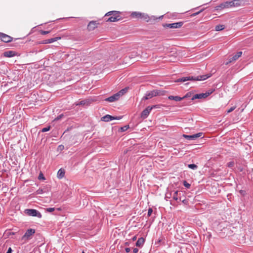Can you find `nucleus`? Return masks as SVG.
<instances>
[{"instance_id":"obj_1","label":"nucleus","mask_w":253,"mask_h":253,"mask_svg":"<svg viewBox=\"0 0 253 253\" xmlns=\"http://www.w3.org/2000/svg\"><path fill=\"white\" fill-rule=\"evenodd\" d=\"M121 13L118 11H111L107 12L105 16H110L107 20V22H117L122 19Z\"/></svg>"},{"instance_id":"obj_2","label":"nucleus","mask_w":253,"mask_h":253,"mask_svg":"<svg viewBox=\"0 0 253 253\" xmlns=\"http://www.w3.org/2000/svg\"><path fill=\"white\" fill-rule=\"evenodd\" d=\"M130 16L133 18L141 19L147 22H149L151 19H157V18H155L154 16H152L151 17H150L147 14L137 11L132 12Z\"/></svg>"},{"instance_id":"obj_3","label":"nucleus","mask_w":253,"mask_h":253,"mask_svg":"<svg viewBox=\"0 0 253 253\" xmlns=\"http://www.w3.org/2000/svg\"><path fill=\"white\" fill-rule=\"evenodd\" d=\"M211 77L210 74H206L201 76H198L196 77H193L191 78L190 77H182L181 78L178 79L175 82H184L190 80H194V81H204L206 79L209 78Z\"/></svg>"},{"instance_id":"obj_4","label":"nucleus","mask_w":253,"mask_h":253,"mask_svg":"<svg viewBox=\"0 0 253 253\" xmlns=\"http://www.w3.org/2000/svg\"><path fill=\"white\" fill-rule=\"evenodd\" d=\"M164 91L158 89L152 90L145 94V96L143 97V99L147 100L154 96L163 95L164 94Z\"/></svg>"},{"instance_id":"obj_5","label":"nucleus","mask_w":253,"mask_h":253,"mask_svg":"<svg viewBox=\"0 0 253 253\" xmlns=\"http://www.w3.org/2000/svg\"><path fill=\"white\" fill-rule=\"evenodd\" d=\"M35 233V230L34 229H28L24 235L22 237L21 240L25 242L31 239L32 236Z\"/></svg>"},{"instance_id":"obj_6","label":"nucleus","mask_w":253,"mask_h":253,"mask_svg":"<svg viewBox=\"0 0 253 253\" xmlns=\"http://www.w3.org/2000/svg\"><path fill=\"white\" fill-rule=\"evenodd\" d=\"M24 212L28 215L36 216L39 218L42 217V214L38 211L35 209H26Z\"/></svg>"},{"instance_id":"obj_7","label":"nucleus","mask_w":253,"mask_h":253,"mask_svg":"<svg viewBox=\"0 0 253 253\" xmlns=\"http://www.w3.org/2000/svg\"><path fill=\"white\" fill-rule=\"evenodd\" d=\"M157 108V105H154L153 106H148L146 108H145L141 114V117L142 118L146 119L148 115H149L151 111L153 108Z\"/></svg>"},{"instance_id":"obj_8","label":"nucleus","mask_w":253,"mask_h":253,"mask_svg":"<svg viewBox=\"0 0 253 253\" xmlns=\"http://www.w3.org/2000/svg\"><path fill=\"white\" fill-rule=\"evenodd\" d=\"M203 135V133L202 132H199L196 134H194L193 135H186V134H183V136L186 139H187L188 140H195L196 138L198 137H202Z\"/></svg>"},{"instance_id":"obj_9","label":"nucleus","mask_w":253,"mask_h":253,"mask_svg":"<svg viewBox=\"0 0 253 253\" xmlns=\"http://www.w3.org/2000/svg\"><path fill=\"white\" fill-rule=\"evenodd\" d=\"M183 24V22H179L171 24H166L164 25V27H166L169 28L176 29L180 28Z\"/></svg>"},{"instance_id":"obj_10","label":"nucleus","mask_w":253,"mask_h":253,"mask_svg":"<svg viewBox=\"0 0 253 253\" xmlns=\"http://www.w3.org/2000/svg\"><path fill=\"white\" fill-rule=\"evenodd\" d=\"M122 118V117H113V116H112L110 115H106L103 117H102L101 119V120L102 121H104V122H109L110 121H112L113 120H115V119H116V120H120L121 118Z\"/></svg>"},{"instance_id":"obj_11","label":"nucleus","mask_w":253,"mask_h":253,"mask_svg":"<svg viewBox=\"0 0 253 253\" xmlns=\"http://www.w3.org/2000/svg\"><path fill=\"white\" fill-rule=\"evenodd\" d=\"M0 39L4 42H9L12 41V38L6 34L0 33Z\"/></svg>"},{"instance_id":"obj_12","label":"nucleus","mask_w":253,"mask_h":253,"mask_svg":"<svg viewBox=\"0 0 253 253\" xmlns=\"http://www.w3.org/2000/svg\"><path fill=\"white\" fill-rule=\"evenodd\" d=\"M242 55V51H239L237 52V53L233 56L232 57H231L229 61L225 63V65H228L229 63H231L233 61L237 60L240 57H241Z\"/></svg>"},{"instance_id":"obj_13","label":"nucleus","mask_w":253,"mask_h":253,"mask_svg":"<svg viewBox=\"0 0 253 253\" xmlns=\"http://www.w3.org/2000/svg\"><path fill=\"white\" fill-rule=\"evenodd\" d=\"M119 94L116 93L105 99V101L113 102L119 99Z\"/></svg>"},{"instance_id":"obj_14","label":"nucleus","mask_w":253,"mask_h":253,"mask_svg":"<svg viewBox=\"0 0 253 253\" xmlns=\"http://www.w3.org/2000/svg\"><path fill=\"white\" fill-rule=\"evenodd\" d=\"M206 97H207V94H205V93L195 94L192 96L191 100H193L196 99H202L205 98Z\"/></svg>"},{"instance_id":"obj_15","label":"nucleus","mask_w":253,"mask_h":253,"mask_svg":"<svg viewBox=\"0 0 253 253\" xmlns=\"http://www.w3.org/2000/svg\"><path fill=\"white\" fill-rule=\"evenodd\" d=\"M97 24L98 23L96 22V21H90L87 25L88 30L89 31H92L94 30L95 28L97 27Z\"/></svg>"},{"instance_id":"obj_16","label":"nucleus","mask_w":253,"mask_h":253,"mask_svg":"<svg viewBox=\"0 0 253 253\" xmlns=\"http://www.w3.org/2000/svg\"><path fill=\"white\" fill-rule=\"evenodd\" d=\"M243 2V0H233L230 1L231 6L232 7H237L241 5L242 2Z\"/></svg>"},{"instance_id":"obj_17","label":"nucleus","mask_w":253,"mask_h":253,"mask_svg":"<svg viewBox=\"0 0 253 253\" xmlns=\"http://www.w3.org/2000/svg\"><path fill=\"white\" fill-rule=\"evenodd\" d=\"M16 55V52L12 50H8L3 53V56L6 57H12Z\"/></svg>"},{"instance_id":"obj_18","label":"nucleus","mask_w":253,"mask_h":253,"mask_svg":"<svg viewBox=\"0 0 253 253\" xmlns=\"http://www.w3.org/2000/svg\"><path fill=\"white\" fill-rule=\"evenodd\" d=\"M145 242V239L144 238L141 237L138 239L137 242H136L135 245L138 247H142Z\"/></svg>"},{"instance_id":"obj_19","label":"nucleus","mask_w":253,"mask_h":253,"mask_svg":"<svg viewBox=\"0 0 253 253\" xmlns=\"http://www.w3.org/2000/svg\"><path fill=\"white\" fill-rule=\"evenodd\" d=\"M169 99L171 100H174L175 101H180L183 99V98L178 96L169 95L168 97Z\"/></svg>"},{"instance_id":"obj_20","label":"nucleus","mask_w":253,"mask_h":253,"mask_svg":"<svg viewBox=\"0 0 253 253\" xmlns=\"http://www.w3.org/2000/svg\"><path fill=\"white\" fill-rule=\"evenodd\" d=\"M181 194V193L178 191H175L172 196L173 199L175 201H177L178 199H179Z\"/></svg>"},{"instance_id":"obj_21","label":"nucleus","mask_w":253,"mask_h":253,"mask_svg":"<svg viewBox=\"0 0 253 253\" xmlns=\"http://www.w3.org/2000/svg\"><path fill=\"white\" fill-rule=\"evenodd\" d=\"M65 175V170L63 169H60L57 172V177L59 179L62 178Z\"/></svg>"},{"instance_id":"obj_22","label":"nucleus","mask_w":253,"mask_h":253,"mask_svg":"<svg viewBox=\"0 0 253 253\" xmlns=\"http://www.w3.org/2000/svg\"><path fill=\"white\" fill-rule=\"evenodd\" d=\"M127 88L126 87L125 88L121 89L120 91H119L117 93L119 94V97H120V96H121L123 95H124V94H125L127 92Z\"/></svg>"},{"instance_id":"obj_23","label":"nucleus","mask_w":253,"mask_h":253,"mask_svg":"<svg viewBox=\"0 0 253 253\" xmlns=\"http://www.w3.org/2000/svg\"><path fill=\"white\" fill-rule=\"evenodd\" d=\"M224 8H225V7H224V5L223 2L220 3L219 5L216 6L215 7V9L216 10H221L223 9Z\"/></svg>"},{"instance_id":"obj_24","label":"nucleus","mask_w":253,"mask_h":253,"mask_svg":"<svg viewBox=\"0 0 253 253\" xmlns=\"http://www.w3.org/2000/svg\"><path fill=\"white\" fill-rule=\"evenodd\" d=\"M60 38H61L60 37H56V38H51V39H47V42L48 43H50L53 42H54L57 41L58 39H60Z\"/></svg>"},{"instance_id":"obj_25","label":"nucleus","mask_w":253,"mask_h":253,"mask_svg":"<svg viewBox=\"0 0 253 253\" xmlns=\"http://www.w3.org/2000/svg\"><path fill=\"white\" fill-rule=\"evenodd\" d=\"M224 29V26L223 25H218L215 27V30L216 31H219Z\"/></svg>"},{"instance_id":"obj_26","label":"nucleus","mask_w":253,"mask_h":253,"mask_svg":"<svg viewBox=\"0 0 253 253\" xmlns=\"http://www.w3.org/2000/svg\"><path fill=\"white\" fill-rule=\"evenodd\" d=\"M223 3L224 5L225 8H229L231 7V3L230 2V1H227L223 2Z\"/></svg>"},{"instance_id":"obj_27","label":"nucleus","mask_w":253,"mask_h":253,"mask_svg":"<svg viewBox=\"0 0 253 253\" xmlns=\"http://www.w3.org/2000/svg\"><path fill=\"white\" fill-rule=\"evenodd\" d=\"M234 162L232 161L228 163L227 164V166L230 168H231L232 169H233V168L234 167Z\"/></svg>"},{"instance_id":"obj_28","label":"nucleus","mask_w":253,"mask_h":253,"mask_svg":"<svg viewBox=\"0 0 253 253\" xmlns=\"http://www.w3.org/2000/svg\"><path fill=\"white\" fill-rule=\"evenodd\" d=\"M188 167L191 169H197L198 166L195 164H189Z\"/></svg>"},{"instance_id":"obj_29","label":"nucleus","mask_w":253,"mask_h":253,"mask_svg":"<svg viewBox=\"0 0 253 253\" xmlns=\"http://www.w3.org/2000/svg\"><path fill=\"white\" fill-rule=\"evenodd\" d=\"M50 128H51V126H48L42 128V129L41 130V131L42 132H46L47 131H49L50 129Z\"/></svg>"},{"instance_id":"obj_30","label":"nucleus","mask_w":253,"mask_h":253,"mask_svg":"<svg viewBox=\"0 0 253 253\" xmlns=\"http://www.w3.org/2000/svg\"><path fill=\"white\" fill-rule=\"evenodd\" d=\"M129 128L128 126H125L122 127H121L120 129L122 132H124L126 131Z\"/></svg>"},{"instance_id":"obj_31","label":"nucleus","mask_w":253,"mask_h":253,"mask_svg":"<svg viewBox=\"0 0 253 253\" xmlns=\"http://www.w3.org/2000/svg\"><path fill=\"white\" fill-rule=\"evenodd\" d=\"M204 10V9H202L201 10H200V11L197 12H195V13H194L193 14H192L191 15V16L192 17H193V16H195L198 14H199L200 13H201Z\"/></svg>"},{"instance_id":"obj_32","label":"nucleus","mask_w":253,"mask_h":253,"mask_svg":"<svg viewBox=\"0 0 253 253\" xmlns=\"http://www.w3.org/2000/svg\"><path fill=\"white\" fill-rule=\"evenodd\" d=\"M44 192V191L42 189L39 188L36 191L37 194H42Z\"/></svg>"},{"instance_id":"obj_33","label":"nucleus","mask_w":253,"mask_h":253,"mask_svg":"<svg viewBox=\"0 0 253 253\" xmlns=\"http://www.w3.org/2000/svg\"><path fill=\"white\" fill-rule=\"evenodd\" d=\"M183 185L187 188H189L191 186L190 184L189 183L187 182L186 181H184Z\"/></svg>"},{"instance_id":"obj_34","label":"nucleus","mask_w":253,"mask_h":253,"mask_svg":"<svg viewBox=\"0 0 253 253\" xmlns=\"http://www.w3.org/2000/svg\"><path fill=\"white\" fill-rule=\"evenodd\" d=\"M38 178L39 179L41 180V179H42V180H44L45 179V177L43 175V174L41 172L39 175V177H38Z\"/></svg>"},{"instance_id":"obj_35","label":"nucleus","mask_w":253,"mask_h":253,"mask_svg":"<svg viewBox=\"0 0 253 253\" xmlns=\"http://www.w3.org/2000/svg\"><path fill=\"white\" fill-rule=\"evenodd\" d=\"M214 89L209 90V91L205 92V94H207V97L209 96L210 94H211L213 91Z\"/></svg>"},{"instance_id":"obj_36","label":"nucleus","mask_w":253,"mask_h":253,"mask_svg":"<svg viewBox=\"0 0 253 253\" xmlns=\"http://www.w3.org/2000/svg\"><path fill=\"white\" fill-rule=\"evenodd\" d=\"M54 210H55L54 208H48L46 209V211L49 212H52V211H54Z\"/></svg>"},{"instance_id":"obj_37","label":"nucleus","mask_w":253,"mask_h":253,"mask_svg":"<svg viewBox=\"0 0 253 253\" xmlns=\"http://www.w3.org/2000/svg\"><path fill=\"white\" fill-rule=\"evenodd\" d=\"M50 32L49 31H43V30H41L40 31V33L42 35H46L48 33H49Z\"/></svg>"},{"instance_id":"obj_38","label":"nucleus","mask_w":253,"mask_h":253,"mask_svg":"<svg viewBox=\"0 0 253 253\" xmlns=\"http://www.w3.org/2000/svg\"><path fill=\"white\" fill-rule=\"evenodd\" d=\"M191 93L188 92L182 98H183V99H184L185 98L190 97H191Z\"/></svg>"},{"instance_id":"obj_39","label":"nucleus","mask_w":253,"mask_h":253,"mask_svg":"<svg viewBox=\"0 0 253 253\" xmlns=\"http://www.w3.org/2000/svg\"><path fill=\"white\" fill-rule=\"evenodd\" d=\"M152 212H153V210L151 208H149L148 209V213H147L148 216H150L152 214Z\"/></svg>"},{"instance_id":"obj_40","label":"nucleus","mask_w":253,"mask_h":253,"mask_svg":"<svg viewBox=\"0 0 253 253\" xmlns=\"http://www.w3.org/2000/svg\"><path fill=\"white\" fill-rule=\"evenodd\" d=\"M236 108V107L235 106H233V107H231L228 111H227V113H229L231 112H232Z\"/></svg>"},{"instance_id":"obj_41","label":"nucleus","mask_w":253,"mask_h":253,"mask_svg":"<svg viewBox=\"0 0 253 253\" xmlns=\"http://www.w3.org/2000/svg\"><path fill=\"white\" fill-rule=\"evenodd\" d=\"M39 44H47V43H48L47 42V40H43L40 42H39Z\"/></svg>"},{"instance_id":"obj_42","label":"nucleus","mask_w":253,"mask_h":253,"mask_svg":"<svg viewBox=\"0 0 253 253\" xmlns=\"http://www.w3.org/2000/svg\"><path fill=\"white\" fill-rule=\"evenodd\" d=\"M63 114H61L59 116H58L56 118V120H60V119L62 118V117H63Z\"/></svg>"},{"instance_id":"obj_43","label":"nucleus","mask_w":253,"mask_h":253,"mask_svg":"<svg viewBox=\"0 0 253 253\" xmlns=\"http://www.w3.org/2000/svg\"><path fill=\"white\" fill-rule=\"evenodd\" d=\"M138 252V249L137 248H134L133 250V253H137Z\"/></svg>"},{"instance_id":"obj_44","label":"nucleus","mask_w":253,"mask_h":253,"mask_svg":"<svg viewBox=\"0 0 253 253\" xmlns=\"http://www.w3.org/2000/svg\"><path fill=\"white\" fill-rule=\"evenodd\" d=\"M125 251H126V253H129V252H130V248H126L125 249Z\"/></svg>"},{"instance_id":"obj_45","label":"nucleus","mask_w":253,"mask_h":253,"mask_svg":"<svg viewBox=\"0 0 253 253\" xmlns=\"http://www.w3.org/2000/svg\"><path fill=\"white\" fill-rule=\"evenodd\" d=\"M12 253V249L11 248H9L8 249V251H7L6 253Z\"/></svg>"},{"instance_id":"obj_46","label":"nucleus","mask_w":253,"mask_h":253,"mask_svg":"<svg viewBox=\"0 0 253 253\" xmlns=\"http://www.w3.org/2000/svg\"><path fill=\"white\" fill-rule=\"evenodd\" d=\"M179 200L181 201L183 203H185L187 202L186 200H182L181 197H179Z\"/></svg>"},{"instance_id":"obj_47","label":"nucleus","mask_w":253,"mask_h":253,"mask_svg":"<svg viewBox=\"0 0 253 253\" xmlns=\"http://www.w3.org/2000/svg\"><path fill=\"white\" fill-rule=\"evenodd\" d=\"M137 239V237L136 236H134L132 238V240L133 241H134L136 240Z\"/></svg>"},{"instance_id":"obj_48","label":"nucleus","mask_w":253,"mask_h":253,"mask_svg":"<svg viewBox=\"0 0 253 253\" xmlns=\"http://www.w3.org/2000/svg\"><path fill=\"white\" fill-rule=\"evenodd\" d=\"M80 104H81V105H82V104H84V101H81V102H80Z\"/></svg>"},{"instance_id":"obj_49","label":"nucleus","mask_w":253,"mask_h":253,"mask_svg":"<svg viewBox=\"0 0 253 253\" xmlns=\"http://www.w3.org/2000/svg\"><path fill=\"white\" fill-rule=\"evenodd\" d=\"M170 197L168 196V195H166V197H165V199H167V198H169Z\"/></svg>"},{"instance_id":"obj_50","label":"nucleus","mask_w":253,"mask_h":253,"mask_svg":"<svg viewBox=\"0 0 253 253\" xmlns=\"http://www.w3.org/2000/svg\"><path fill=\"white\" fill-rule=\"evenodd\" d=\"M162 241V240L161 239H159L158 241V243H161Z\"/></svg>"},{"instance_id":"obj_51","label":"nucleus","mask_w":253,"mask_h":253,"mask_svg":"<svg viewBox=\"0 0 253 253\" xmlns=\"http://www.w3.org/2000/svg\"><path fill=\"white\" fill-rule=\"evenodd\" d=\"M125 245H126V246H128V245H129V243H127V242H126V243H125Z\"/></svg>"},{"instance_id":"obj_52","label":"nucleus","mask_w":253,"mask_h":253,"mask_svg":"<svg viewBox=\"0 0 253 253\" xmlns=\"http://www.w3.org/2000/svg\"><path fill=\"white\" fill-rule=\"evenodd\" d=\"M62 147L63 148L64 147V146H61V145H60V146H59V147H60V148H62Z\"/></svg>"},{"instance_id":"obj_53","label":"nucleus","mask_w":253,"mask_h":253,"mask_svg":"<svg viewBox=\"0 0 253 253\" xmlns=\"http://www.w3.org/2000/svg\"><path fill=\"white\" fill-rule=\"evenodd\" d=\"M62 147L63 148L64 147V146H61V145H60V146H59V147H60V148H62Z\"/></svg>"},{"instance_id":"obj_54","label":"nucleus","mask_w":253,"mask_h":253,"mask_svg":"<svg viewBox=\"0 0 253 253\" xmlns=\"http://www.w3.org/2000/svg\"><path fill=\"white\" fill-rule=\"evenodd\" d=\"M242 170H243V169H242L240 168V170L241 171H242Z\"/></svg>"}]
</instances>
